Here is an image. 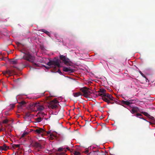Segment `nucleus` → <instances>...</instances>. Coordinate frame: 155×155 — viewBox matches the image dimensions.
Segmentation results:
<instances>
[{"mask_svg": "<svg viewBox=\"0 0 155 155\" xmlns=\"http://www.w3.org/2000/svg\"><path fill=\"white\" fill-rule=\"evenodd\" d=\"M63 70L65 72H69L70 73L73 72L74 71V69H68L66 67H64L63 68Z\"/></svg>", "mask_w": 155, "mask_h": 155, "instance_id": "obj_14", "label": "nucleus"}, {"mask_svg": "<svg viewBox=\"0 0 155 155\" xmlns=\"http://www.w3.org/2000/svg\"><path fill=\"white\" fill-rule=\"evenodd\" d=\"M110 155H112V154H110Z\"/></svg>", "mask_w": 155, "mask_h": 155, "instance_id": "obj_46", "label": "nucleus"}, {"mask_svg": "<svg viewBox=\"0 0 155 155\" xmlns=\"http://www.w3.org/2000/svg\"><path fill=\"white\" fill-rule=\"evenodd\" d=\"M129 101L130 102V104H132L134 103H135V101L134 100H130Z\"/></svg>", "mask_w": 155, "mask_h": 155, "instance_id": "obj_27", "label": "nucleus"}, {"mask_svg": "<svg viewBox=\"0 0 155 155\" xmlns=\"http://www.w3.org/2000/svg\"><path fill=\"white\" fill-rule=\"evenodd\" d=\"M35 106L37 111H42L44 110L45 108L43 105L39 102H37Z\"/></svg>", "mask_w": 155, "mask_h": 155, "instance_id": "obj_9", "label": "nucleus"}, {"mask_svg": "<svg viewBox=\"0 0 155 155\" xmlns=\"http://www.w3.org/2000/svg\"><path fill=\"white\" fill-rule=\"evenodd\" d=\"M31 145L32 146L38 148L39 149H42L44 147L41 145L40 143L34 141H32Z\"/></svg>", "mask_w": 155, "mask_h": 155, "instance_id": "obj_10", "label": "nucleus"}, {"mask_svg": "<svg viewBox=\"0 0 155 155\" xmlns=\"http://www.w3.org/2000/svg\"><path fill=\"white\" fill-rule=\"evenodd\" d=\"M34 131L35 134H41V135L42 136H43V135L44 134V132H46V131L44 129L40 127L38 128L37 129L34 130Z\"/></svg>", "mask_w": 155, "mask_h": 155, "instance_id": "obj_11", "label": "nucleus"}, {"mask_svg": "<svg viewBox=\"0 0 155 155\" xmlns=\"http://www.w3.org/2000/svg\"><path fill=\"white\" fill-rule=\"evenodd\" d=\"M8 120L7 119H5L3 121V124H7L8 122Z\"/></svg>", "mask_w": 155, "mask_h": 155, "instance_id": "obj_28", "label": "nucleus"}, {"mask_svg": "<svg viewBox=\"0 0 155 155\" xmlns=\"http://www.w3.org/2000/svg\"><path fill=\"white\" fill-rule=\"evenodd\" d=\"M111 100H110V102H109V104H114V102H110V101Z\"/></svg>", "mask_w": 155, "mask_h": 155, "instance_id": "obj_40", "label": "nucleus"}, {"mask_svg": "<svg viewBox=\"0 0 155 155\" xmlns=\"http://www.w3.org/2000/svg\"><path fill=\"white\" fill-rule=\"evenodd\" d=\"M11 106L12 107H15V105H14V104H11Z\"/></svg>", "mask_w": 155, "mask_h": 155, "instance_id": "obj_41", "label": "nucleus"}, {"mask_svg": "<svg viewBox=\"0 0 155 155\" xmlns=\"http://www.w3.org/2000/svg\"><path fill=\"white\" fill-rule=\"evenodd\" d=\"M82 95V94L81 92H78L77 93H74L73 95L74 97H77Z\"/></svg>", "mask_w": 155, "mask_h": 155, "instance_id": "obj_16", "label": "nucleus"}, {"mask_svg": "<svg viewBox=\"0 0 155 155\" xmlns=\"http://www.w3.org/2000/svg\"><path fill=\"white\" fill-rule=\"evenodd\" d=\"M114 98L111 94L107 93L104 95V96L102 98V100L107 102L108 104H109L110 100L113 101Z\"/></svg>", "mask_w": 155, "mask_h": 155, "instance_id": "obj_5", "label": "nucleus"}, {"mask_svg": "<svg viewBox=\"0 0 155 155\" xmlns=\"http://www.w3.org/2000/svg\"><path fill=\"white\" fill-rule=\"evenodd\" d=\"M141 113L143 114L144 115H145L146 117H147L150 119H151L152 120H154V119H155L154 117L153 116H151L147 112L144 111H142L141 112Z\"/></svg>", "mask_w": 155, "mask_h": 155, "instance_id": "obj_12", "label": "nucleus"}, {"mask_svg": "<svg viewBox=\"0 0 155 155\" xmlns=\"http://www.w3.org/2000/svg\"><path fill=\"white\" fill-rule=\"evenodd\" d=\"M98 92H101L103 94H105L106 93V90L103 88L100 89L99 91Z\"/></svg>", "mask_w": 155, "mask_h": 155, "instance_id": "obj_15", "label": "nucleus"}, {"mask_svg": "<svg viewBox=\"0 0 155 155\" xmlns=\"http://www.w3.org/2000/svg\"><path fill=\"white\" fill-rule=\"evenodd\" d=\"M80 115H79V114H78L76 116L74 117V118H75L78 119L79 118V117H80Z\"/></svg>", "mask_w": 155, "mask_h": 155, "instance_id": "obj_33", "label": "nucleus"}, {"mask_svg": "<svg viewBox=\"0 0 155 155\" xmlns=\"http://www.w3.org/2000/svg\"><path fill=\"white\" fill-rule=\"evenodd\" d=\"M74 154V155H79V154H80V153L78 151H75Z\"/></svg>", "mask_w": 155, "mask_h": 155, "instance_id": "obj_31", "label": "nucleus"}, {"mask_svg": "<svg viewBox=\"0 0 155 155\" xmlns=\"http://www.w3.org/2000/svg\"><path fill=\"white\" fill-rule=\"evenodd\" d=\"M28 133L26 132L25 131L24 132V133L23 134L21 135V136L20 138V139H21V138L24 137H25V136L27 135L28 134Z\"/></svg>", "mask_w": 155, "mask_h": 155, "instance_id": "obj_21", "label": "nucleus"}, {"mask_svg": "<svg viewBox=\"0 0 155 155\" xmlns=\"http://www.w3.org/2000/svg\"><path fill=\"white\" fill-rule=\"evenodd\" d=\"M47 64L49 66L53 68H56L57 67L60 68L61 67L59 60L56 58H54L53 60H49Z\"/></svg>", "mask_w": 155, "mask_h": 155, "instance_id": "obj_1", "label": "nucleus"}, {"mask_svg": "<svg viewBox=\"0 0 155 155\" xmlns=\"http://www.w3.org/2000/svg\"><path fill=\"white\" fill-rule=\"evenodd\" d=\"M3 74L4 75H5L7 74H8L7 71L3 72Z\"/></svg>", "mask_w": 155, "mask_h": 155, "instance_id": "obj_35", "label": "nucleus"}, {"mask_svg": "<svg viewBox=\"0 0 155 155\" xmlns=\"http://www.w3.org/2000/svg\"><path fill=\"white\" fill-rule=\"evenodd\" d=\"M139 111V108L137 107H133L131 110H130V112L132 114H134L135 113H137Z\"/></svg>", "mask_w": 155, "mask_h": 155, "instance_id": "obj_13", "label": "nucleus"}, {"mask_svg": "<svg viewBox=\"0 0 155 155\" xmlns=\"http://www.w3.org/2000/svg\"><path fill=\"white\" fill-rule=\"evenodd\" d=\"M45 68H46V69H49V68L48 67H46Z\"/></svg>", "mask_w": 155, "mask_h": 155, "instance_id": "obj_43", "label": "nucleus"}, {"mask_svg": "<svg viewBox=\"0 0 155 155\" xmlns=\"http://www.w3.org/2000/svg\"><path fill=\"white\" fill-rule=\"evenodd\" d=\"M21 146L20 144H13L12 145L13 147L14 148H20V147Z\"/></svg>", "mask_w": 155, "mask_h": 155, "instance_id": "obj_22", "label": "nucleus"}, {"mask_svg": "<svg viewBox=\"0 0 155 155\" xmlns=\"http://www.w3.org/2000/svg\"><path fill=\"white\" fill-rule=\"evenodd\" d=\"M150 125H152L153 127H155V118L154 120H152V121H148Z\"/></svg>", "mask_w": 155, "mask_h": 155, "instance_id": "obj_19", "label": "nucleus"}, {"mask_svg": "<svg viewBox=\"0 0 155 155\" xmlns=\"http://www.w3.org/2000/svg\"><path fill=\"white\" fill-rule=\"evenodd\" d=\"M84 152L86 154H90L91 153V154H94V155H106L104 152L101 150L93 151L92 152L91 150L90 147H89L87 148H86L85 149V151Z\"/></svg>", "mask_w": 155, "mask_h": 155, "instance_id": "obj_2", "label": "nucleus"}, {"mask_svg": "<svg viewBox=\"0 0 155 155\" xmlns=\"http://www.w3.org/2000/svg\"><path fill=\"white\" fill-rule=\"evenodd\" d=\"M24 55L23 57V58L31 62H33L35 58L32 56L29 52H23Z\"/></svg>", "mask_w": 155, "mask_h": 155, "instance_id": "obj_4", "label": "nucleus"}, {"mask_svg": "<svg viewBox=\"0 0 155 155\" xmlns=\"http://www.w3.org/2000/svg\"><path fill=\"white\" fill-rule=\"evenodd\" d=\"M36 121L37 122H41L42 120V118L41 117H39L36 119Z\"/></svg>", "mask_w": 155, "mask_h": 155, "instance_id": "obj_25", "label": "nucleus"}, {"mask_svg": "<svg viewBox=\"0 0 155 155\" xmlns=\"http://www.w3.org/2000/svg\"><path fill=\"white\" fill-rule=\"evenodd\" d=\"M140 119H143V120H145V121H147V122H148V121H147V120H146L145 119H144V118H143V117L142 118V117H140Z\"/></svg>", "mask_w": 155, "mask_h": 155, "instance_id": "obj_38", "label": "nucleus"}, {"mask_svg": "<svg viewBox=\"0 0 155 155\" xmlns=\"http://www.w3.org/2000/svg\"><path fill=\"white\" fill-rule=\"evenodd\" d=\"M32 63L33 65V66L36 67H38V65L37 64L34 63V61H33V62H31Z\"/></svg>", "mask_w": 155, "mask_h": 155, "instance_id": "obj_29", "label": "nucleus"}, {"mask_svg": "<svg viewBox=\"0 0 155 155\" xmlns=\"http://www.w3.org/2000/svg\"><path fill=\"white\" fill-rule=\"evenodd\" d=\"M58 103V101L56 99H54L50 101L49 104L50 107L52 109H54L56 108L57 107V104Z\"/></svg>", "mask_w": 155, "mask_h": 155, "instance_id": "obj_8", "label": "nucleus"}, {"mask_svg": "<svg viewBox=\"0 0 155 155\" xmlns=\"http://www.w3.org/2000/svg\"><path fill=\"white\" fill-rule=\"evenodd\" d=\"M21 106H23L25 104H26L25 102V101H22L19 103Z\"/></svg>", "mask_w": 155, "mask_h": 155, "instance_id": "obj_26", "label": "nucleus"}, {"mask_svg": "<svg viewBox=\"0 0 155 155\" xmlns=\"http://www.w3.org/2000/svg\"><path fill=\"white\" fill-rule=\"evenodd\" d=\"M67 68H68V69H72L71 68H70V67H69Z\"/></svg>", "mask_w": 155, "mask_h": 155, "instance_id": "obj_42", "label": "nucleus"}, {"mask_svg": "<svg viewBox=\"0 0 155 155\" xmlns=\"http://www.w3.org/2000/svg\"><path fill=\"white\" fill-rule=\"evenodd\" d=\"M40 31H41L42 32H43L44 33H45V34H46L48 36H50V33L48 31L46 30H45L44 29H41Z\"/></svg>", "mask_w": 155, "mask_h": 155, "instance_id": "obj_18", "label": "nucleus"}, {"mask_svg": "<svg viewBox=\"0 0 155 155\" xmlns=\"http://www.w3.org/2000/svg\"><path fill=\"white\" fill-rule=\"evenodd\" d=\"M58 72L60 74H62V73L61 72V71L60 70V69H58Z\"/></svg>", "mask_w": 155, "mask_h": 155, "instance_id": "obj_39", "label": "nucleus"}, {"mask_svg": "<svg viewBox=\"0 0 155 155\" xmlns=\"http://www.w3.org/2000/svg\"><path fill=\"white\" fill-rule=\"evenodd\" d=\"M135 116L137 117H138L139 116H142V115L140 113H137L135 114Z\"/></svg>", "mask_w": 155, "mask_h": 155, "instance_id": "obj_30", "label": "nucleus"}, {"mask_svg": "<svg viewBox=\"0 0 155 155\" xmlns=\"http://www.w3.org/2000/svg\"><path fill=\"white\" fill-rule=\"evenodd\" d=\"M98 95L99 96H101L102 97H102L104 96V94H103L101 93V92H98Z\"/></svg>", "mask_w": 155, "mask_h": 155, "instance_id": "obj_32", "label": "nucleus"}, {"mask_svg": "<svg viewBox=\"0 0 155 155\" xmlns=\"http://www.w3.org/2000/svg\"><path fill=\"white\" fill-rule=\"evenodd\" d=\"M46 132L47 133V134H50L51 132V131H48V132H46H46H44V134H45V133H46Z\"/></svg>", "mask_w": 155, "mask_h": 155, "instance_id": "obj_36", "label": "nucleus"}, {"mask_svg": "<svg viewBox=\"0 0 155 155\" xmlns=\"http://www.w3.org/2000/svg\"><path fill=\"white\" fill-rule=\"evenodd\" d=\"M8 74L9 75H11L14 72V71L13 70H7Z\"/></svg>", "mask_w": 155, "mask_h": 155, "instance_id": "obj_23", "label": "nucleus"}, {"mask_svg": "<svg viewBox=\"0 0 155 155\" xmlns=\"http://www.w3.org/2000/svg\"><path fill=\"white\" fill-rule=\"evenodd\" d=\"M36 104V102L35 103H32L30 104V106L31 107H35V105Z\"/></svg>", "mask_w": 155, "mask_h": 155, "instance_id": "obj_24", "label": "nucleus"}, {"mask_svg": "<svg viewBox=\"0 0 155 155\" xmlns=\"http://www.w3.org/2000/svg\"><path fill=\"white\" fill-rule=\"evenodd\" d=\"M10 62L12 64H15L17 63V61L16 59L15 60L11 59L10 61Z\"/></svg>", "mask_w": 155, "mask_h": 155, "instance_id": "obj_20", "label": "nucleus"}, {"mask_svg": "<svg viewBox=\"0 0 155 155\" xmlns=\"http://www.w3.org/2000/svg\"><path fill=\"white\" fill-rule=\"evenodd\" d=\"M50 135L51 137H55V136L53 134H51Z\"/></svg>", "mask_w": 155, "mask_h": 155, "instance_id": "obj_37", "label": "nucleus"}, {"mask_svg": "<svg viewBox=\"0 0 155 155\" xmlns=\"http://www.w3.org/2000/svg\"><path fill=\"white\" fill-rule=\"evenodd\" d=\"M122 103L123 104H126V105H130V101H127L123 100L122 101Z\"/></svg>", "mask_w": 155, "mask_h": 155, "instance_id": "obj_17", "label": "nucleus"}, {"mask_svg": "<svg viewBox=\"0 0 155 155\" xmlns=\"http://www.w3.org/2000/svg\"><path fill=\"white\" fill-rule=\"evenodd\" d=\"M80 90L82 92L83 95L86 98L89 97L91 94V89L86 87L81 88Z\"/></svg>", "mask_w": 155, "mask_h": 155, "instance_id": "obj_3", "label": "nucleus"}, {"mask_svg": "<svg viewBox=\"0 0 155 155\" xmlns=\"http://www.w3.org/2000/svg\"><path fill=\"white\" fill-rule=\"evenodd\" d=\"M67 150H70V148L68 147L66 148L65 147H61L58 149V151L60 152L61 154H63V155H68L67 154H65V152L67 151Z\"/></svg>", "mask_w": 155, "mask_h": 155, "instance_id": "obj_7", "label": "nucleus"}, {"mask_svg": "<svg viewBox=\"0 0 155 155\" xmlns=\"http://www.w3.org/2000/svg\"><path fill=\"white\" fill-rule=\"evenodd\" d=\"M60 59L64 61L65 65L67 66H71L72 64L69 58H66L65 56L63 55H60Z\"/></svg>", "mask_w": 155, "mask_h": 155, "instance_id": "obj_6", "label": "nucleus"}, {"mask_svg": "<svg viewBox=\"0 0 155 155\" xmlns=\"http://www.w3.org/2000/svg\"><path fill=\"white\" fill-rule=\"evenodd\" d=\"M140 74H141V75L143 77H144V78H145V75L143 74L142 72L141 71H140Z\"/></svg>", "mask_w": 155, "mask_h": 155, "instance_id": "obj_34", "label": "nucleus"}, {"mask_svg": "<svg viewBox=\"0 0 155 155\" xmlns=\"http://www.w3.org/2000/svg\"><path fill=\"white\" fill-rule=\"evenodd\" d=\"M2 130V129H0V132Z\"/></svg>", "mask_w": 155, "mask_h": 155, "instance_id": "obj_45", "label": "nucleus"}, {"mask_svg": "<svg viewBox=\"0 0 155 155\" xmlns=\"http://www.w3.org/2000/svg\"><path fill=\"white\" fill-rule=\"evenodd\" d=\"M13 67L14 68H17L16 67H15V66H13Z\"/></svg>", "mask_w": 155, "mask_h": 155, "instance_id": "obj_44", "label": "nucleus"}]
</instances>
